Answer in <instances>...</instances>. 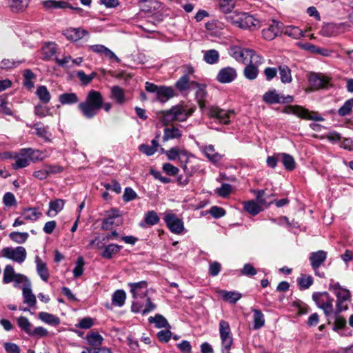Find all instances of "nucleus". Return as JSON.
<instances>
[{
    "instance_id": "obj_57",
    "label": "nucleus",
    "mask_w": 353,
    "mask_h": 353,
    "mask_svg": "<svg viewBox=\"0 0 353 353\" xmlns=\"http://www.w3.org/2000/svg\"><path fill=\"white\" fill-rule=\"evenodd\" d=\"M297 283L300 290H306L312 285L313 278L312 276H301L297 279Z\"/></svg>"
},
{
    "instance_id": "obj_44",
    "label": "nucleus",
    "mask_w": 353,
    "mask_h": 353,
    "mask_svg": "<svg viewBox=\"0 0 353 353\" xmlns=\"http://www.w3.org/2000/svg\"><path fill=\"white\" fill-rule=\"evenodd\" d=\"M181 137V132L179 129L176 128H165L164 129V134L163 137V141H167L172 139H178Z\"/></svg>"
},
{
    "instance_id": "obj_58",
    "label": "nucleus",
    "mask_w": 353,
    "mask_h": 353,
    "mask_svg": "<svg viewBox=\"0 0 353 353\" xmlns=\"http://www.w3.org/2000/svg\"><path fill=\"white\" fill-rule=\"evenodd\" d=\"M84 264L83 258L82 256L78 257L76 262V266L73 270V275L74 278H78L83 274L84 271Z\"/></svg>"
},
{
    "instance_id": "obj_39",
    "label": "nucleus",
    "mask_w": 353,
    "mask_h": 353,
    "mask_svg": "<svg viewBox=\"0 0 353 353\" xmlns=\"http://www.w3.org/2000/svg\"><path fill=\"white\" fill-rule=\"evenodd\" d=\"M126 299V294L123 290H116L112 296V305L118 307H122Z\"/></svg>"
},
{
    "instance_id": "obj_52",
    "label": "nucleus",
    "mask_w": 353,
    "mask_h": 353,
    "mask_svg": "<svg viewBox=\"0 0 353 353\" xmlns=\"http://www.w3.org/2000/svg\"><path fill=\"white\" fill-rule=\"evenodd\" d=\"M353 108V98L347 99L344 104L338 110V114L340 117L349 115Z\"/></svg>"
},
{
    "instance_id": "obj_8",
    "label": "nucleus",
    "mask_w": 353,
    "mask_h": 353,
    "mask_svg": "<svg viewBox=\"0 0 353 353\" xmlns=\"http://www.w3.org/2000/svg\"><path fill=\"white\" fill-rule=\"evenodd\" d=\"M1 256L21 264L25 261L27 257V252L25 248L22 246L6 247L1 251Z\"/></svg>"
},
{
    "instance_id": "obj_2",
    "label": "nucleus",
    "mask_w": 353,
    "mask_h": 353,
    "mask_svg": "<svg viewBox=\"0 0 353 353\" xmlns=\"http://www.w3.org/2000/svg\"><path fill=\"white\" fill-rule=\"evenodd\" d=\"M42 152L32 148H23L19 154L15 156V162L12 164L14 170H19L28 166L31 161L42 160Z\"/></svg>"
},
{
    "instance_id": "obj_19",
    "label": "nucleus",
    "mask_w": 353,
    "mask_h": 353,
    "mask_svg": "<svg viewBox=\"0 0 353 353\" xmlns=\"http://www.w3.org/2000/svg\"><path fill=\"white\" fill-rule=\"evenodd\" d=\"M194 70L192 67H189L188 72L183 74L179 78V79L175 83V88L180 92L187 91L190 88L191 86H194L192 84V81H190V74H192Z\"/></svg>"
},
{
    "instance_id": "obj_43",
    "label": "nucleus",
    "mask_w": 353,
    "mask_h": 353,
    "mask_svg": "<svg viewBox=\"0 0 353 353\" xmlns=\"http://www.w3.org/2000/svg\"><path fill=\"white\" fill-rule=\"evenodd\" d=\"M9 238L11 241L18 244L24 243L28 239L29 234L28 232H12L9 234Z\"/></svg>"
},
{
    "instance_id": "obj_35",
    "label": "nucleus",
    "mask_w": 353,
    "mask_h": 353,
    "mask_svg": "<svg viewBox=\"0 0 353 353\" xmlns=\"http://www.w3.org/2000/svg\"><path fill=\"white\" fill-rule=\"evenodd\" d=\"M150 323H154L157 328H170V325L167 319L161 314H157L154 316H150L148 319Z\"/></svg>"
},
{
    "instance_id": "obj_14",
    "label": "nucleus",
    "mask_w": 353,
    "mask_h": 353,
    "mask_svg": "<svg viewBox=\"0 0 353 353\" xmlns=\"http://www.w3.org/2000/svg\"><path fill=\"white\" fill-rule=\"evenodd\" d=\"M260 21L252 15L246 12L241 13L239 28L254 30L260 28Z\"/></svg>"
},
{
    "instance_id": "obj_9",
    "label": "nucleus",
    "mask_w": 353,
    "mask_h": 353,
    "mask_svg": "<svg viewBox=\"0 0 353 353\" xmlns=\"http://www.w3.org/2000/svg\"><path fill=\"white\" fill-rule=\"evenodd\" d=\"M163 220L168 229L174 234H181L184 230L183 221L176 214L169 212L165 213Z\"/></svg>"
},
{
    "instance_id": "obj_31",
    "label": "nucleus",
    "mask_w": 353,
    "mask_h": 353,
    "mask_svg": "<svg viewBox=\"0 0 353 353\" xmlns=\"http://www.w3.org/2000/svg\"><path fill=\"white\" fill-rule=\"evenodd\" d=\"M33 128L35 129L38 137L43 139L46 142L50 141L51 133L48 132V127H45L41 122L34 123Z\"/></svg>"
},
{
    "instance_id": "obj_7",
    "label": "nucleus",
    "mask_w": 353,
    "mask_h": 353,
    "mask_svg": "<svg viewBox=\"0 0 353 353\" xmlns=\"http://www.w3.org/2000/svg\"><path fill=\"white\" fill-rule=\"evenodd\" d=\"M219 334L221 340V352H228L233 344V338L229 323L225 320L219 321Z\"/></svg>"
},
{
    "instance_id": "obj_63",
    "label": "nucleus",
    "mask_w": 353,
    "mask_h": 353,
    "mask_svg": "<svg viewBox=\"0 0 353 353\" xmlns=\"http://www.w3.org/2000/svg\"><path fill=\"white\" fill-rule=\"evenodd\" d=\"M162 169L163 172L169 176H175L178 174L179 170L177 167L173 165L170 163H165L163 164Z\"/></svg>"
},
{
    "instance_id": "obj_36",
    "label": "nucleus",
    "mask_w": 353,
    "mask_h": 353,
    "mask_svg": "<svg viewBox=\"0 0 353 353\" xmlns=\"http://www.w3.org/2000/svg\"><path fill=\"white\" fill-rule=\"evenodd\" d=\"M278 156H280V160L287 170L292 171L294 170L296 163L292 156L286 153L278 154Z\"/></svg>"
},
{
    "instance_id": "obj_47",
    "label": "nucleus",
    "mask_w": 353,
    "mask_h": 353,
    "mask_svg": "<svg viewBox=\"0 0 353 353\" xmlns=\"http://www.w3.org/2000/svg\"><path fill=\"white\" fill-rule=\"evenodd\" d=\"M112 97L114 98L119 104H123L125 102V94L123 90L118 86L114 85L111 89Z\"/></svg>"
},
{
    "instance_id": "obj_42",
    "label": "nucleus",
    "mask_w": 353,
    "mask_h": 353,
    "mask_svg": "<svg viewBox=\"0 0 353 353\" xmlns=\"http://www.w3.org/2000/svg\"><path fill=\"white\" fill-rule=\"evenodd\" d=\"M204 152L206 157L214 163L219 162L222 159V155L215 151L212 145L205 147Z\"/></svg>"
},
{
    "instance_id": "obj_1",
    "label": "nucleus",
    "mask_w": 353,
    "mask_h": 353,
    "mask_svg": "<svg viewBox=\"0 0 353 353\" xmlns=\"http://www.w3.org/2000/svg\"><path fill=\"white\" fill-rule=\"evenodd\" d=\"M103 96L99 91L90 90L85 100L79 103L77 109L81 114L87 119H93L103 107Z\"/></svg>"
},
{
    "instance_id": "obj_24",
    "label": "nucleus",
    "mask_w": 353,
    "mask_h": 353,
    "mask_svg": "<svg viewBox=\"0 0 353 353\" xmlns=\"http://www.w3.org/2000/svg\"><path fill=\"white\" fill-rule=\"evenodd\" d=\"M309 82L314 89L319 90L326 88L329 83V80L324 76L312 74L309 77Z\"/></svg>"
},
{
    "instance_id": "obj_22",
    "label": "nucleus",
    "mask_w": 353,
    "mask_h": 353,
    "mask_svg": "<svg viewBox=\"0 0 353 353\" xmlns=\"http://www.w3.org/2000/svg\"><path fill=\"white\" fill-rule=\"evenodd\" d=\"M89 48L92 51H93L99 54H103L110 59L115 60L116 62H117V63H119L121 61L120 59L118 58L112 50H110L109 48H108L107 47H105L103 45H101V44L92 45V46H90Z\"/></svg>"
},
{
    "instance_id": "obj_55",
    "label": "nucleus",
    "mask_w": 353,
    "mask_h": 353,
    "mask_svg": "<svg viewBox=\"0 0 353 353\" xmlns=\"http://www.w3.org/2000/svg\"><path fill=\"white\" fill-rule=\"evenodd\" d=\"M249 64H252L259 67L263 63V57L251 49V53L248 55Z\"/></svg>"
},
{
    "instance_id": "obj_38",
    "label": "nucleus",
    "mask_w": 353,
    "mask_h": 353,
    "mask_svg": "<svg viewBox=\"0 0 353 353\" xmlns=\"http://www.w3.org/2000/svg\"><path fill=\"white\" fill-rule=\"evenodd\" d=\"M259 67L252 64H248L243 70V75L245 79L253 81L256 79L259 75Z\"/></svg>"
},
{
    "instance_id": "obj_34",
    "label": "nucleus",
    "mask_w": 353,
    "mask_h": 353,
    "mask_svg": "<svg viewBox=\"0 0 353 353\" xmlns=\"http://www.w3.org/2000/svg\"><path fill=\"white\" fill-rule=\"evenodd\" d=\"M121 249V245L114 243L109 244L108 245L104 247L101 256L107 259H110L114 254L119 253Z\"/></svg>"
},
{
    "instance_id": "obj_16",
    "label": "nucleus",
    "mask_w": 353,
    "mask_h": 353,
    "mask_svg": "<svg viewBox=\"0 0 353 353\" xmlns=\"http://www.w3.org/2000/svg\"><path fill=\"white\" fill-rule=\"evenodd\" d=\"M249 53H251V49L243 48L239 46H232L229 49L230 55L236 61L245 63L248 61Z\"/></svg>"
},
{
    "instance_id": "obj_48",
    "label": "nucleus",
    "mask_w": 353,
    "mask_h": 353,
    "mask_svg": "<svg viewBox=\"0 0 353 353\" xmlns=\"http://www.w3.org/2000/svg\"><path fill=\"white\" fill-rule=\"evenodd\" d=\"M17 274L15 273L12 265H7L3 271V282L6 284L12 282Z\"/></svg>"
},
{
    "instance_id": "obj_10",
    "label": "nucleus",
    "mask_w": 353,
    "mask_h": 353,
    "mask_svg": "<svg viewBox=\"0 0 353 353\" xmlns=\"http://www.w3.org/2000/svg\"><path fill=\"white\" fill-rule=\"evenodd\" d=\"M263 101L267 104L290 103L294 101V98L291 95H280L275 89H273L263 95Z\"/></svg>"
},
{
    "instance_id": "obj_13",
    "label": "nucleus",
    "mask_w": 353,
    "mask_h": 353,
    "mask_svg": "<svg viewBox=\"0 0 353 353\" xmlns=\"http://www.w3.org/2000/svg\"><path fill=\"white\" fill-rule=\"evenodd\" d=\"M236 77V70L232 67L228 66L219 71L216 79L221 83H229L234 81Z\"/></svg>"
},
{
    "instance_id": "obj_21",
    "label": "nucleus",
    "mask_w": 353,
    "mask_h": 353,
    "mask_svg": "<svg viewBox=\"0 0 353 353\" xmlns=\"http://www.w3.org/2000/svg\"><path fill=\"white\" fill-rule=\"evenodd\" d=\"M64 35L69 40L77 41L84 36L88 35V32L81 28H70L65 30Z\"/></svg>"
},
{
    "instance_id": "obj_32",
    "label": "nucleus",
    "mask_w": 353,
    "mask_h": 353,
    "mask_svg": "<svg viewBox=\"0 0 353 353\" xmlns=\"http://www.w3.org/2000/svg\"><path fill=\"white\" fill-rule=\"evenodd\" d=\"M59 101L62 105H72L79 103V99L76 93L65 92L59 95Z\"/></svg>"
},
{
    "instance_id": "obj_30",
    "label": "nucleus",
    "mask_w": 353,
    "mask_h": 353,
    "mask_svg": "<svg viewBox=\"0 0 353 353\" xmlns=\"http://www.w3.org/2000/svg\"><path fill=\"white\" fill-rule=\"evenodd\" d=\"M41 215L42 213L39 212L36 208H24L21 212V216L25 220L31 221H37Z\"/></svg>"
},
{
    "instance_id": "obj_3",
    "label": "nucleus",
    "mask_w": 353,
    "mask_h": 353,
    "mask_svg": "<svg viewBox=\"0 0 353 353\" xmlns=\"http://www.w3.org/2000/svg\"><path fill=\"white\" fill-rule=\"evenodd\" d=\"M283 112L288 114H294L299 118L312 120L314 121H323L325 119L321 116L317 112L310 111L309 110L298 105H288L284 108Z\"/></svg>"
},
{
    "instance_id": "obj_61",
    "label": "nucleus",
    "mask_w": 353,
    "mask_h": 353,
    "mask_svg": "<svg viewBox=\"0 0 353 353\" xmlns=\"http://www.w3.org/2000/svg\"><path fill=\"white\" fill-rule=\"evenodd\" d=\"M232 192V185L229 183H223L216 190V193L221 197H227Z\"/></svg>"
},
{
    "instance_id": "obj_15",
    "label": "nucleus",
    "mask_w": 353,
    "mask_h": 353,
    "mask_svg": "<svg viewBox=\"0 0 353 353\" xmlns=\"http://www.w3.org/2000/svg\"><path fill=\"white\" fill-rule=\"evenodd\" d=\"M43 8L47 10H51L53 9H65L70 8L74 10L77 12H81L82 9L79 7H73L68 2L64 1H56V0H46L41 2Z\"/></svg>"
},
{
    "instance_id": "obj_11",
    "label": "nucleus",
    "mask_w": 353,
    "mask_h": 353,
    "mask_svg": "<svg viewBox=\"0 0 353 353\" xmlns=\"http://www.w3.org/2000/svg\"><path fill=\"white\" fill-rule=\"evenodd\" d=\"M283 23L273 19L272 23L262 30L263 37L268 41L275 39L283 31Z\"/></svg>"
},
{
    "instance_id": "obj_17",
    "label": "nucleus",
    "mask_w": 353,
    "mask_h": 353,
    "mask_svg": "<svg viewBox=\"0 0 353 353\" xmlns=\"http://www.w3.org/2000/svg\"><path fill=\"white\" fill-rule=\"evenodd\" d=\"M327 256V253L324 250H318L310 253L309 261L312 270L319 269L320 266L326 261Z\"/></svg>"
},
{
    "instance_id": "obj_62",
    "label": "nucleus",
    "mask_w": 353,
    "mask_h": 353,
    "mask_svg": "<svg viewBox=\"0 0 353 353\" xmlns=\"http://www.w3.org/2000/svg\"><path fill=\"white\" fill-rule=\"evenodd\" d=\"M3 203L7 207L15 206L17 204L14 195L11 192H6L3 197Z\"/></svg>"
},
{
    "instance_id": "obj_59",
    "label": "nucleus",
    "mask_w": 353,
    "mask_h": 353,
    "mask_svg": "<svg viewBox=\"0 0 353 353\" xmlns=\"http://www.w3.org/2000/svg\"><path fill=\"white\" fill-rule=\"evenodd\" d=\"M12 281L14 282L13 286L14 288H19L20 283H23V287H26L28 283H29V285H31V282L28 278L26 276L19 273L15 276L14 279L12 280Z\"/></svg>"
},
{
    "instance_id": "obj_64",
    "label": "nucleus",
    "mask_w": 353,
    "mask_h": 353,
    "mask_svg": "<svg viewBox=\"0 0 353 353\" xmlns=\"http://www.w3.org/2000/svg\"><path fill=\"white\" fill-rule=\"evenodd\" d=\"M21 63V61H15L13 59H5L1 61L0 67L3 69H10L17 67Z\"/></svg>"
},
{
    "instance_id": "obj_40",
    "label": "nucleus",
    "mask_w": 353,
    "mask_h": 353,
    "mask_svg": "<svg viewBox=\"0 0 353 353\" xmlns=\"http://www.w3.org/2000/svg\"><path fill=\"white\" fill-rule=\"evenodd\" d=\"M280 79L283 83H290L292 81L291 70L286 65H281L279 67Z\"/></svg>"
},
{
    "instance_id": "obj_6",
    "label": "nucleus",
    "mask_w": 353,
    "mask_h": 353,
    "mask_svg": "<svg viewBox=\"0 0 353 353\" xmlns=\"http://www.w3.org/2000/svg\"><path fill=\"white\" fill-rule=\"evenodd\" d=\"M207 114L210 118L217 119L221 124L228 125L230 119L235 116V112L233 110H224L211 105L207 108Z\"/></svg>"
},
{
    "instance_id": "obj_4",
    "label": "nucleus",
    "mask_w": 353,
    "mask_h": 353,
    "mask_svg": "<svg viewBox=\"0 0 353 353\" xmlns=\"http://www.w3.org/2000/svg\"><path fill=\"white\" fill-rule=\"evenodd\" d=\"M312 299L318 307L323 310L326 317H329L334 312V299L327 292H314Z\"/></svg>"
},
{
    "instance_id": "obj_29",
    "label": "nucleus",
    "mask_w": 353,
    "mask_h": 353,
    "mask_svg": "<svg viewBox=\"0 0 353 353\" xmlns=\"http://www.w3.org/2000/svg\"><path fill=\"white\" fill-rule=\"evenodd\" d=\"M159 217L157 213L154 210L148 211L144 217L143 222L139 223L140 227L145 228V225L148 226H152L157 224L159 222Z\"/></svg>"
},
{
    "instance_id": "obj_50",
    "label": "nucleus",
    "mask_w": 353,
    "mask_h": 353,
    "mask_svg": "<svg viewBox=\"0 0 353 353\" xmlns=\"http://www.w3.org/2000/svg\"><path fill=\"white\" fill-rule=\"evenodd\" d=\"M204 60L209 64H215L219 60V53L216 50H209L205 52Z\"/></svg>"
},
{
    "instance_id": "obj_51",
    "label": "nucleus",
    "mask_w": 353,
    "mask_h": 353,
    "mask_svg": "<svg viewBox=\"0 0 353 353\" xmlns=\"http://www.w3.org/2000/svg\"><path fill=\"white\" fill-rule=\"evenodd\" d=\"M284 33L296 39H299L304 35L302 30L293 26H287L284 30Z\"/></svg>"
},
{
    "instance_id": "obj_54",
    "label": "nucleus",
    "mask_w": 353,
    "mask_h": 353,
    "mask_svg": "<svg viewBox=\"0 0 353 353\" xmlns=\"http://www.w3.org/2000/svg\"><path fill=\"white\" fill-rule=\"evenodd\" d=\"M19 327L24 331L26 333H27L28 335H30L32 330V325L30 323L28 318L25 316H20L18 319L17 321Z\"/></svg>"
},
{
    "instance_id": "obj_56",
    "label": "nucleus",
    "mask_w": 353,
    "mask_h": 353,
    "mask_svg": "<svg viewBox=\"0 0 353 353\" xmlns=\"http://www.w3.org/2000/svg\"><path fill=\"white\" fill-rule=\"evenodd\" d=\"M234 6V0H220V10L222 12L231 13Z\"/></svg>"
},
{
    "instance_id": "obj_12",
    "label": "nucleus",
    "mask_w": 353,
    "mask_h": 353,
    "mask_svg": "<svg viewBox=\"0 0 353 353\" xmlns=\"http://www.w3.org/2000/svg\"><path fill=\"white\" fill-rule=\"evenodd\" d=\"M130 293L134 299L144 298L148 296V283L141 281L137 283H128Z\"/></svg>"
},
{
    "instance_id": "obj_27",
    "label": "nucleus",
    "mask_w": 353,
    "mask_h": 353,
    "mask_svg": "<svg viewBox=\"0 0 353 353\" xmlns=\"http://www.w3.org/2000/svg\"><path fill=\"white\" fill-rule=\"evenodd\" d=\"M65 201L63 199H57L54 201H51L49 203V210L46 214L48 216H52L57 214L61 212L64 207Z\"/></svg>"
},
{
    "instance_id": "obj_18",
    "label": "nucleus",
    "mask_w": 353,
    "mask_h": 353,
    "mask_svg": "<svg viewBox=\"0 0 353 353\" xmlns=\"http://www.w3.org/2000/svg\"><path fill=\"white\" fill-rule=\"evenodd\" d=\"M336 300L337 312L341 313L347 309V305H344V302L350 299V292L348 290L343 288L335 294Z\"/></svg>"
},
{
    "instance_id": "obj_25",
    "label": "nucleus",
    "mask_w": 353,
    "mask_h": 353,
    "mask_svg": "<svg viewBox=\"0 0 353 353\" xmlns=\"http://www.w3.org/2000/svg\"><path fill=\"white\" fill-rule=\"evenodd\" d=\"M35 263L37 266V272L41 279L45 282H48L50 278V272L46 263L43 262L39 256L35 257Z\"/></svg>"
},
{
    "instance_id": "obj_46",
    "label": "nucleus",
    "mask_w": 353,
    "mask_h": 353,
    "mask_svg": "<svg viewBox=\"0 0 353 353\" xmlns=\"http://www.w3.org/2000/svg\"><path fill=\"white\" fill-rule=\"evenodd\" d=\"M30 0H9V6L13 12L23 10L28 5Z\"/></svg>"
},
{
    "instance_id": "obj_49",
    "label": "nucleus",
    "mask_w": 353,
    "mask_h": 353,
    "mask_svg": "<svg viewBox=\"0 0 353 353\" xmlns=\"http://www.w3.org/2000/svg\"><path fill=\"white\" fill-rule=\"evenodd\" d=\"M86 339L88 343L92 346L101 345L103 343V339L98 332H92L87 334Z\"/></svg>"
},
{
    "instance_id": "obj_23",
    "label": "nucleus",
    "mask_w": 353,
    "mask_h": 353,
    "mask_svg": "<svg viewBox=\"0 0 353 353\" xmlns=\"http://www.w3.org/2000/svg\"><path fill=\"white\" fill-rule=\"evenodd\" d=\"M174 96V90L172 87L162 85L159 86L155 99L161 103H165Z\"/></svg>"
},
{
    "instance_id": "obj_26",
    "label": "nucleus",
    "mask_w": 353,
    "mask_h": 353,
    "mask_svg": "<svg viewBox=\"0 0 353 353\" xmlns=\"http://www.w3.org/2000/svg\"><path fill=\"white\" fill-rule=\"evenodd\" d=\"M23 303H26L30 307H34L37 303L35 295L32 293L31 285L29 283L26 287H22Z\"/></svg>"
},
{
    "instance_id": "obj_5",
    "label": "nucleus",
    "mask_w": 353,
    "mask_h": 353,
    "mask_svg": "<svg viewBox=\"0 0 353 353\" xmlns=\"http://www.w3.org/2000/svg\"><path fill=\"white\" fill-rule=\"evenodd\" d=\"M161 121L164 125H167L173 121H185L186 114L184 112V107L177 105L172 107L170 110L163 111Z\"/></svg>"
},
{
    "instance_id": "obj_20",
    "label": "nucleus",
    "mask_w": 353,
    "mask_h": 353,
    "mask_svg": "<svg viewBox=\"0 0 353 353\" xmlns=\"http://www.w3.org/2000/svg\"><path fill=\"white\" fill-rule=\"evenodd\" d=\"M192 84L195 86L197 90L195 93V97L201 110L207 109L205 106V99L207 92L205 90V85L199 83L196 81H192Z\"/></svg>"
},
{
    "instance_id": "obj_45",
    "label": "nucleus",
    "mask_w": 353,
    "mask_h": 353,
    "mask_svg": "<svg viewBox=\"0 0 353 353\" xmlns=\"http://www.w3.org/2000/svg\"><path fill=\"white\" fill-rule=\"evenodd\" d=\"M244 209L253 216L258 214L261 211L259 205L253 200L245 201L244 203Z\"/></svg>"
},
{
    "instance_id": "obj_53",
    "label": "nucleus",
    "mask_w": 353,
    "mask_h": 353,
    "mask_svg": "<svg viewBox=\"0 0 353 353\" xmlns=\"http://www.w3.org/2000/svg\"><path fill=\"white\" fill-rule=\"evenodd\" d=\"M340 313L337 312V309L334 312V323L333 330L338 332L339 330L343 329L346 326V320L344 317L339 315Z\"/></svg>"
},
{
    "instance_id": "obj_60",
    "label": "nucleus",
    "mask_w": 353,
    "mask_h": 353,
    "mask_svg": "<svg viewBox=\"0 0 353 353\" xmlns=\"http://www.w3.org/2000/svg\"><path fill=\"white\" fill-rule=\"evenodd\" d=\"M34 112L35 115L39 117H45L47 115L50 114V108L42 104H37L34 106Z\"/></svg>"
},
{
    "instance_id": "obj_33",
    "label": "nucleus",
    "mask_w": 353,
    "mask_h": 353,
    "mask_svg": "<svg viewBox=\"0 0 353 353\" xmlns=\"http://www.w3.org/2000/svg\"><path fill=\"white\" fill-rule=\"evenodd\" d=\"M223 299L230 303H236L242 296L241 294L234 291L222 290L219 292Z\"/></svg>"
},
{
    "instance_id": "obj_37",
    "label": "nucleus",
    "mask_w": 353,
    "mask_h": 353,
    "mask_svg": "<svg viewBox=\"0 0 353 353\" xmlns=\"http://www.w3.org/2000/svg\"><path fill=\"white\" fill-rule=\"evenodd\" d=\"M35 93L42 103L47 104L50 102L51 95L46 86H38Z\"/></svg>"
},
{
    "instance_id": "obj_28",
    "label": "nucleus",
    "mask_w": 353,
    "mask_h": 353,
    "mask_svg": "<svg viewBox=\"0 0 353 353\" xmlns=\"http://www.w3.org/2000/svg\"><path fill=\"white\" fill-rule=\"evenodd\" d=\"M38 318L43 322L52 326L59 325L61 323V320L58 316L46 312H39Z\"/></svg>"
},
{
    "instance_id": "obj_41",
    "label": "nucleus",
    "mask_w": 353,
    "mask_h": 353,
    "mask_svg": "<svg viewBox=\"0 0 353 353\" xmlns=\"http://www.w3.org/2000/svg\"><path fill=\"white\" fill-rule=\"evenodd\" d=\"M254 319V330H259L265 324V318L262 312L258 309H252Z\"/></svg>"
}]
</instances>
